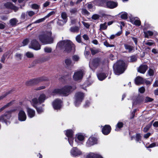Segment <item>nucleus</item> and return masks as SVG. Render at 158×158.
<instances>
[{
    "instance_id": "052dcab7",
    "label": "nucleus",
    "mask_w": 158,
    "mask_h": 158,
    "mask_svg": "<svg viewBox=\"0 0 158 158\" xmlns=\"http://www.w3.org/2000/svg\"><path fill=\"white\" fill-rule=\"evenodd\" d=\"M27 13L28 14V15L30 16H32L35 14L34 12L32 11H27Z\"/></svg>"
},
{
    "instance_id": "774afa93",
    "label": "nucleus",
    "mask_w": 158,
    "mask_h": 158,
    "mask_svg": "<svg viewBox=\"0 0 158 158\" xmlns=\"http://www.w3.org/2000/svg\"><path fill=\"white\" fill-rule=\"evenodd\" d=\"M26 14L25 13H23L21 15V19L24 20L26 18Z\"/></svg>"
},
{
    "instance_id": "5701e85b",
    "label": "nucleus",
    "mask_w": 158,
    "mask_h": 158,
    "mask_svg": "<svg viewBox=\"0 0 158 158\" xmlns=\"http://www.w3.org/2000/svg\"><path fill=\"white\" fill-rule=\"evenodd\" d=\"M87 156V158H103L101 155L93 153H89Z\"/></svg>"
},
{
    "instance_id": "20e7f679",
    "label": "nucleus",
    "mask_w": 158,
    "mask_h": 158,
    "mask_svg": "<svg viewBox=\"0 0 158 158\" xmlns=\"http://www.w3.org/2000/svg\"><path fill=\"white\" fill-rule=\"evenodd\" d=\"M75 88H73L71 86H65L62 89H56L52 91V93L55 94H59L64 96H67L70 93V92L75 89Z\"/></svg>"
},
{
    "instance_id": "ddd939ff",
    "label": "nucleus",
    "mask_w": 158,
    "mask_h": 158,
    "mask_svg": "<svg viewBox=\"0 0 158 158\" xmlns=\"http://www.w3.org/2000/svg\"><path fill=\"white\" fill-rule=\"evenodd\" d=\"M18 118L19 120L24 121L27 118V116L25 111L22 110H19L18 114Z\"/></svg>"
},
{
    "instance_id": "473e14b6",
    "label": "nucleus",
    "mask_w": 158,
    "mask_h": 158,
    "mask_svg": "<svg viewBox=\"0 0 158 158\" xmlns=\"http://www.w3.org/2000/svg\"><path fill=\"white\" fill-rule=\"evenodd\" d=\"M152 125V123H150L148 124L143 129V131L144 132H147L150 129Z\"/></svg>"
},
{
    "instance_id": "6e6552de",
    "label": "nucleus",
    "mask_w": 158,
    "mask_h": 158,
    "mask_svg": "<svg viewBox=\"0 0 158 158\" xmlns=\"http://www.w3.org/2000/svg\"><path fill=\"white\" fill-rule=\"evenodd\" d=\"M103 64V63L101 62L99 58H96L93 60L92 61H90L89 64V66L92 70L97 68L101 64Z\"/></svg>"
},
{
    "instance_id": "e2e57ef3",
    "label": "nucleus",
    "mask_w": 158,
    "mask_h": 158,
    "mask_svg": "<svg viewBox=\"0 0 158 158\" xmlns=\"http://www.w3.org/2000/svg\"><path fill=\"white\" fill-rule=\"evenodd\" d=\"M82 23L83 25L87 28H88L89 27L90 25L87 23L83 22Z\"/></svg>"
},
{
    "instance_id": "69168bd1",
    "label": "nucleus",
    "mask_w": 158,
    "mask_h": 158,
    "mask_svg": "<svg viewBox=\"0 0 158 158\" xmlns=\"http://www.w3.org/2000/svg\"><path fill=\"white\" fill-rule=\"evenodd\" d=\"M11 9L15 11L16 12L18 10V8L17 7L13 5Z\"/></svg>"
},
{
    "instance_id": "4c0bfd02",
    "label": "nucleus",
    "mask_w": 158,
    "mask_h": 158,
    "mask_svg": "<svg viewBox=\"0 0 158 158\" xmlns=\"http://www.w3.org/2000/svg\"><path fill=\"white\" fill-rule=\"evenodd\" d=\"M148 75L150 76H152L154 75V71L152 69H150L147 72Z\"/></svg>"
},
{
    "instance_id": "c85d7f7f",
    "label": "nucleus",
    "mask_w": 158,
    "mask_h": 158,
    "mask_svg": "<svg viewBox=\"0 0 158 158\" xmlns=\"http://www.w3.org/2000/svg\"><path fill=\"white\" fill-rule=\"evenodd\" d=\"M62 18L64 21V22H67V14L65 12H62L61 15Z\"/></svg>"
},
{
    "instance_id": "412c9836",
    "label": "nucleus",
    "mask_w": 158,
    "mask_h": 158,
    "mask_svg": "<svg viewBox=\"0 0 158 158\" xmlns=\"http://www.w3.org/2000/svg\"><path fill=\"white\" fill-rule=\"evenodd\" d=\"M97 76L98 79L100 81L104 80L107 76L106 74L101 72H98L97 73Z\"/></svg>"
},
{
    "instance_id": "58836bf2",
    "label": "nucleus",
    "mask_w": 158,
    "mask_h": 158,
    "mask_svg": "<svg viewBox=\"0 0 158 158\" xmlns=\"http://www.w3.org/2000/svg\"><path fill=\"white\" fill-rule=\"evenodd\" d=\"M79 30V28L77 27H71L70 31L72 32H75Z\"/></svg>"
},
{
    "instance_id": "39448f33",
    "label": "nucleus",
    "mask_w": 158,
    "mask_h": 158,
    "mask_svg": "<svg viewBox=\"0 0 158 158\" xmlns=\"http://www.w3.org/2000/svg\"><path fill=\"white\" fill-rule=\"evenodd\" d=\"M45 99V95L44 94H41L39 96L38 100L37 98H33L31 102V104L34 107H36L37 105L44 102Z\"/></svg>"
},
{
    "instance_id": "4d7b16f0",
    "label": "nucleus",
    "mask_w": 158,
    "mask_h": 158,
    "mask_svg": "<svg viewBox=\"0 0 158 158\" xmlns=\"http://www.w3.org/2000/svg\"><path fill=\"white\" fill-rule=\"evenodd\" d=\"M139 91L141 93H143L145 91V89L144 87H142L139 89Z\"/></svg>"
},
{
    "instance_id": "f3484780",
    "label": "nucleus",
    "mask_w": 158,
    "mask_h": 158,
    "mask_svg": "<svg viewBox=\"0 0 158 158\" xmlns=\"http://www.w3.org/2000/svg\"><path fill=\"white\" fill-rule=\"evenodd\" d=\"M111 127L110 126L108 125H105L102 129V133L105 135L108 134L110 132Z\"/></svg>"
},
{
    "instance_id": "2f4dec72",
    "label": "nucleus",
    "mask_w": 158,
    "mask_h": 158,
    "mask_svg": "<svg viewBox=\"0 0 158 158\" xmlns=\"http://www.w3.org/2000/svg\"><path fill=\"white\" fill-rule=\"evenodd\" d=\"M145 34V38H148V36H152L153 35V32L150 31H148L147 32H144Z\"/></svg>"
},
{
    "instance_id": "393cba45",
    "label": "nucleus",
    "mask_w": 158,
    "mask_h": 158,
    "mask_svg": "<svg viewBox=\"0 0 158 158\" xmlns=\"http://www.w3.org/2000/svg\"><path fill=\"white\" fill-rule=\"evenodd\" d=\"M124 45L125 49L128 50V52H131L134 49V47H133L129 44H125Z\"/></svg>"
},
{
    "instance_id": "6ab92c4d",
    "label": "nucleus",
    "mask_w": 158,
    "mask_h": 158,
    "mask_svg": "<svg viewBox=\"0 0 158 158\" xmlns=\"http://www.w3.org/2000/svg\"><path fill=\"white\" fill-rule=\"evenodd\" d=\"M144 97L143 96H139L135 100L133 101V105L144 102Z\"/></svg>"
},
{
    "instance_id": "37998d69",
    "label": "nucleus",
    "mask_w": 158,
    "mask_h": 158,
    "mask_svg": "<svg viewBox=\"0 0 158 158\" xmlns=\"http://www.w3.org/2000/svg\"><path fill=\"white\" fill-rule=\"evenodd\" d=\"M130 61L131 62H134L135 61L137 60L136 57L135 56H131L130 57Z\"/></svg>"
},
{
    "instance_id": "1a4fd4ad",
    "label": "nucleus",
    "mask_w": 158,
    "mask_h": 158,
    "mask_svg": "<svg viewBox=\"0 0 158 158\" xmlns=\"http://www.w3.org/2000/svg\"><path fill=\"white\" fill-rule=\"evenodd\" d=\"M66 135L68 137L69 144L71 146H73L74 140L73 131L71 130H67L66 131Z\"/></svg>"
},
{
    "instance_id": "0e129e2a",
    "label": "nucleus",
    "mask_w": 158,
    "mask_h": 158,
    "mask_svg": "<svg viewBox=\"0 0 158 158\" xmlns=\"http://www.w3.org/2000/svg\"><path fill=\"white\" fill-rule=\"evenodd\" d=\"M153 86L154 87H158V80H156L154 83L153 85Z\"/></svg>"
},
{
    "instance_id": "bf43d9fd",
    "label": "nucleus",
    "mask_w": 158,
    "mask_h": 158,
    "mask_svg": "<svg viewBox=\"0 0 158 158\" xmlns=\"http://www.w3.org/2000/svg\"><path fill=\"white\" fill-rule=\"evenodd\" d=\"M31 7L33 9H37L39 8V6L37 4H34L32 5Z\"/></svg>"
},
{
    "instance_id": "cd10ccee",
    "label": "nucleus",
    "mask_w": 158,
    "mask_h": 158,
    "mask_svg": "<svg viewBox=\"0 0 158 158\" xmlns=\"http://www.w3.org/2000/svg\"><path fill=\"white\" fill-rule=\"evenodd\" d=\"M18 21V20L17 19H16L14 18L11 19L10 20L9 22L11 25L12 26H14L16 24Z\"/></svg>"
},
{
    "instance_id": "aec40b11",
    "label": "nucleus",
    "mask_w": 158,
    "mask_h": 158,
    "mask_svg": "<svg viewBox=\"0 0 158 158\" xmlns=\"http://www.w3.org/2000/svg\"><path fill=\"white\" fill-rule=\"evenodd\" d=\"M27 112L28 116L31 118L35 116V111L29 107L27 108Z\"/></svg>"
},
{
    "instance_id": "f8f14e48",
    "label": "nucleus",
    "mask_w": 158,
    "mask_h": 158,
    "mask_svg": "<svg viewBox=\"0 0 158 158\" xmlns=\"http://www.w3.org/2000/svg\"><path fill=\"white\" fill-rule=\"evenodd\" d=\"M47 80L46 77H41L38 78L34 79H32L28 82L29 84L27 83V85H29L30 84H36L38 83L43 81H46Z\"/></svg>"
},
{
    "instance_id": "680f3d73",
    "label": "nucleus",
    "mask_w": 158,
    "mask_h": 158,
    "mask_svg": "<svg viewBox=\"0 0 158 158\" xmlns=\"http://www.w3.org/2000/svg\"><path fill=\"white\" fill-rule=\"evenodd\" d=\"M77 11V9L75 8H73L70 10V12L72 14H74Z\"/></svg>"
},
{
    "instance_id": "9d476101",
    "label": "nucleus",
    "mask_w": 158,
    "mask_h": 158,
    "mask_svg": "<svg viewBox=\"0 0 158 158\" xmlns=\"http://www.w3.org/2000/svg\"><path fill=\"white\" fill-rule=\"evenodd\" d=\"M83 75L84 72L82 70L78 71L74 73L73 79L76 81L81 80L82 79Z\"/></svg>"
},
{
    "instance_id": "6e6d98bb",
    "label": "nucleus",
    "mask_w": 158,
    "mask_h": 158,
    "mask_svg": "<svg viewBox=\"0 0 158 158\" xmlns=\"http://www.w3.org/2000/svg\"><path fill=\"white\" fill-rule=\"evenodd\" d=\"M6 55H5V54L3 55L1 59V61L3 63H4L5 60L6 59Z\"/></svg>"
},
{
    "instance_id": "0eeeda50",
    "label": "nucleus",
    "mask_w": 158,
    "mask_h": 158,
    "mask_svg": "<svg viewBox=\"0 0 158 158\" xmlns=\"http://www.w3.org/2000/svg\"><path fill=\"white\" fill-rule=\"evenodd\" d=\"M84 98V94L81 92L77 93L75 95L74 104L76 106H78L81 103Z\"/></svg>"
},
{
    "instance_id": "f03ea898",
    "label": "nucleus",
    "mask_w": 158,
    "mask_h": 158,
    "mask_svg": "<svg viewBox=\"0 0 158 158\" xmlns=\"http://www.w3.org/2000/svg\"><path fill=\"white\" fill-rule=\"evenodd\" d=\"M51 31H46L39 36L40 40L44 44H51L53 42L54 38L52 37Z\"/></svg>"
},
{
    "instance_id": "a18cd8bd",
    "label": "nucleus",
    "mask_w": 158,
    "mask_h": 158,
    "mask_svg": "<svg viewBox=\"0 0 158 158\" xmlns=\"http://www.w3.org/2000/svg\"><path fill=\"white\" fill-rule=\"evenodd\" d=\"M77 139L80 141H82L84 139V136L82 135L79 134L77 135Z\"/></svg>"
},
{
    "instance_id": "4468645a",
    "label": "nucleus",
    "mask_w": 158,
    "mask_h": 158,
    "mask_svg": "<svg viewBox=\"0 0 158 158\" xmlns=\"http://www.w3.org/2000/svg\"><path fill=\"white\" fill-rule=\"evenodd\" d=\"M71 154L73 156H77L82 154V152L77 148H73L71 150Z\"/></svg>"
},
{
    "instance_id": "de8ad7c7",
    "label": "nucleus",
    "mask_w": 158,
    "mask_h": 158,
    "mask_svg": "<svg viewBox=\"0 0 158 158\" xmlns=\"http://www.w3.org/2000/svg\"><path fill=\"white\" fill-rule=\"evenodd\" d=\"M141 136L140 134H137L135 137V140L136 141L138 142L141 140Z\"/></svg>"
},
{
    "instance_id": "79ce46f5",
    "label": "nucleus",
    "mask_w": 158,
    "mask_h": 158,
    "mask_svg": "<svg viewBox=\"0 0 158 158\" xmlns=\"http://www.w3.org/2000/svg\"><path fill=\"white\" fill-rule=\"evenodd\" d=\"M29 41V40L28 39H24L22 42L23 46H25L27 45Z\"/></svg>"
},
{
    "instance_id": "c756f323",
    "label": "nucleus",
    "mask_w": 158,
    "mask_h": 158,
    "mask_svg": "<svg viewBox=\"0 0 158 158\" xmlns=\"http://www.w3.org/2000/svg\"><path fill=\"white\" fill-rule=\"evenodd\" d=\"M123 126V123L121 122H118L116 126V127L115 129L116 131H118L119 130L118 129H120Z\"/></svg>"
},
{
    "instance_id": "5fc2aeb1",
    "label": "nucleus",
    "mask_w": 158,
    "mask_h": 158,
    "mask_svg": "<svg viewBox=\"0 0 158 158\" xmlns=\"http://www.w3.org/2000/svg\"><path fill=\"white\" fill-rule=\"evenodd\" d=\"M55 13V12L54 11H52L50 13H49L44 18H45V19H46V18L49 17L51 15H52L54 14Z\"/></svg>"
},
{
    "instance_id": "a19ab883",
    "label": "nucleus",
    "mask_w": 158,
    "mask_h": 158,
    "mask_svg": "<svg viewBox=\"0 0 158 158\" xmlns=\"http://www.w3.org/2000/svg\"><path fill=\"white\" fill-rule=\"evenodd\" d=\"M15 57L16 60H19L21 59L22 55L21 54L17 53L16 54Z\"/></svg>"
},
{
    "instance_id": "4be33fe9",
    "label": "nucleus",
    "mask_w": 158,
    "mask_h": 158,
    "mask_svg": "<svg viewBox=\"0 0 158 158\" xmlns=\"http://www.w3.org/2000/svg\"><path fill=\"white\" fill-rule=\"evenodd\" d=\"M106 5L109 8H113L117 6V4L113 1H108L106 3Z\"/></svg>"
},
{
    "instance_id": "a878e982",
    "label": "nucleus",
    "mask_w": 158,
    "mask_h": 158,
    "mask_svg": "<svg viewBox=\"0 0 158 158\" xmlns=\"http://www.w3.org/2000/svg\"><path fill=\"white\" fill-rule=\"evenodd\" d=\"M64 63L67 67H69L72 66V62L71 59H67L65 60Z\"/></svg>"
},
{
    "instance_id": "c03bdc74",
    "label": "nucleus",
    "mask_w": 158,
    "mask_h": 158,
    "mask_svg": "<svg viewBox=\"0 0 158 158\" xmlns=\"http://www.w3.org/2000/svg\"><path fill=\"white\" fill-rule=\"evenodd\" d=\"M66 22H64V21L58 19L57 21V24L59 25L62 26L63 25L64 23H66Z\"/></svg>"
},
{
    "instance_id": "49530a36",
    "label": "nucleus",
    "mask_w": 158,
    "mask_h": 158,
    "mask_svg": "<svg viewBox=\"0 0 158 158\" xmlns=\"http://www.w3.org/2000/svg\"><path fill=\"white\" fill-rule=\"evenodd\" d=\"M127 14L126 13H122L121 15V17L123 19H126L127 18Z\"/></svg>"
},
{
    "instance_id": "ea45409f",
    "label": "nucleus",
    "mask_w": 158,
    "mask_h": 158,
    "mask_svg": "<svg viewBox=\"0 0 158 158\" xmlns=\"http://www.w3.org/2000/svg\"><path fill=\"white\" fill-rule=\"evenodd\" d=\"M134 23L136 25L139 26L141 24V22L139 20L137 19H135L134 22Z\"/></svg>"
},
{
    "instance_id": "603ef678",
    "label": "nucleus",
    "mask_w": 158,
    "mask_h": 158,
    "mask_svg": "<svg viewBox=\"0 0 158 158\" xmlns=\"http://www.w3.org/2000/svg\"><path fill=\"white\" fill-rule=\"evenodd\" d=\"M73 61H78L79 59V57L77 55H74L73 56Z\"/></svg>"
},
{
    "instance_id": "bb28decb",
    "label": "nucleus",
    "mask_w": 158,
    "mask_h": 158,
    "mask_svg": "<svg viewBox=\"0 0 158 158\" xmlns=\"http://www.w3.org/2000/svg\"><path fill=\"white\" fill-rule=\"evenodd\" d=\"M107 25L106 22H105L103 23H102L100 25V30H104L107 29Z\"/></svg>"
},
{
    "instance_id": "dca6fc26",
    "label": "nucleus",
    "mask_w": 158,
    "mask_h": 158,
    "mask_svg": "<svg viewBox=\"0 0 158 158\" xmlns=\"http://www.w3.org/2000/svg\"><path fill=\"white\" fill-rule=\"evenodd\" d=\"M61 101L59 99H56L52 103L53 107L55 110H59L61 107Z\"/></svg>"
},
{
    "instance_id": "13d9d810",
    "label": "nucleus",
    "mask_w": 158,
    "mask_h": 158,
    "mask_svg": "<svg viewBox=\"0 0 158 158\" xmlns=\"http://www.w3.org/2000/svg\"><path fill=\"white\" fill-rule=\"evenodd\" d=\"M99 17V15L97 14H94L92 16V18L94 20H96L98 19Z\"/></svg>"
},
{
    "instance_id": "72a5a7b5",
    "label": "nucleus",
    "mask_w": 158,
    "mask_h": 158,
    "mask_svg": "<svg viewBox=\"0 0 158 158\" xmlns=\"http://www.w3.org/2000/svg\"><path fill=\"white\" fill-rule=\"evenodd\" d=\"M25 55L28 58H33L34 56V54L32 53L29 52H27Z\"/></svg>"
},
{
    "instance_id": "3c124183",
    "label": "nucleus",
    "mask_w": 158,
    "mask_h": 158,
    "mask_svg": "<svg viewBox=\"0 0 158 158\" xmlns=\"http://www.w3.org/2000/svg\"><path fill=\"white\" fill-rule=\"evenodd\" d=\"M90 51L91 53L93 55H95L96 53H97L98 52V51L97 50L94 48L90 49Z\"/></svg>"
},
{
    "instance_id": "f704fd0d",
    "label": "nucleus",
    "mask_w": 158,
    "mask_h": 158,
    "mask_svg": "<svg viewBox=\"0 0 158 158\" xmlns=\"http://www.w3.org/2000/svg\"><path fill=\"white\" fill-rule=\"evenodd\" d=\"M44 50L45 52L50 53L52 52V48L50 47H46L44 48Z\"/></svg>"
},
{
    "instance_id": "b1692460",
    "label": "nucleus",
    "mask_w": 158,
    "mask_h": 158,
    "mask_svg": "<svg viewBox=\"0 0 158 158\" xmlns=\"http://www.w3.org/2000/svg\"><path fill=\"white\" fill-rule=\"evenodd\" d=\"M143 82V79L140 77L138 76L135 79V84L137 85L142 84Z\"/></svg>"
},
{
    "instance_id": "e433bc0d",
    "label": "nucleus",
    "mask_w": 158,
    "mask_h": 158,
    "mask_svg": "<svg viewBox=\"0 0 158 158\" xmlns=\"http://www.w3.org/2000/svg\"><path fill=\"white\" fill-rule=\"evenodd\" d=\"M153 100V99L148 97H147L144 98V102H151Z\"/></svg>"
},
{
    "instance_id": "2eb2a0df",
    "label": "nucleus",
    "mask_w": 158,
    "mask_h": 158,
    "mask_svg": "<svg viewBox=\"0 0 158 158\" xmlns=\"http://www.w3.org/2000/svg\"><path fill=\"white\" fill-rule=\"evenodd\" d=\"M97 139L93 137H90L86 142V145L89 147L97 143Z\"/></svg>"
},
{
    "instance_id": "09e8293b",
    "label": "nucleus",
    "mask_w": 158,
    "mask_h": 158,
    "mask_svg": "<svg viewBox=\"0 0 158 158\" xmlns=\"http://www.w3.org/2000/svg\"><path fill=\"white\" fill-rule=\"evenodd\" d=\"M45 19V18L44 17L43 18L40 19H38V20H36L34 23H39L41 22H43Z\"/></svg>"
},
{
    "instance_id": "8fccbe9b",
    "label": "nucleus",
    "mask_w": 158,
    "mask_h": 158,
    "mask_svg": "<svg viewBox=\"0 0 158 158\" xmlns=\"http://www.w3.org/2000/svg\"><path fill=\"white\" fill-rule=\"evenodd\" d=\"M76 40L79 43H81V38L80 35H77L76 37Z\"/></svg>"
},
{
    "instance_id": "c9c22d12",
    "label": "nucleus",
    "mask_w": 158,
    "mask_h": 158,
    "mask_svg": "<svg viewBox=\"0 0 158 158\" xmlns=\"http://www.w3.org/2000/svg\"><path fill=\"white\" fill-rule=\"evenodd\" d=\"M13 5L11 2H8L4 4V6L7 8L11 9Z\"/></svg>"
},
{
    "instance_id": "a211bd4d",
    "label": "nucleus",
    "mask_w": 158,
    "mask_h": 158,
    "mask_svg": "<svg viewBox=\"0 0 158 158\" xmlns=\"http://www.w3.org/2000/svg\"><path fill=\"white\" fill-rule=\"evenodd\" d=\"M148 68V66L145 64L140 65L137 69L138 72L144 74Z\"/></svg>"
},
{
    "instance_id": "9b49d317",
    "label": "nucleus",
    "mask_w": 158,
    "mask_h": 158,
    "mask_svg": "<svg viewBox=\"0 0 158 158\" xmlns=\"http://www.w3.org/2000/svg\"><path fill=\"white\" fill-rule=\"evenodd\" d=\"M29 47L37 50L40 49V45L36 40H33L31 41V44L29 45Z\"/></svg>"
},
{
    "instance_id": "7ed1b4c3",
    "label": "nucleus",
    "mask_w": 158,
    "mask_h": 158,
    "mask_svg": "<svg viewBox=\"0 0 158 158\" xmlns=\"http://www.w3.org/2000/svg\"><path fill=\"white\" fill-rule=\"evenodd\" d=\"M114 69L115 74L119 75L123 73L125 70L126 65L123 61L119 60L114 65Z\"/></svg>"
},
{
    "instance_id": "423d86ee",
    "label": "nucleus",
    "mask_w": 158,
    "mask_h": 158,
    "mask_svg": "<svg viewBox=\"0 0 158 158\" xmlns=\"http://www.w3.org/2000/svg\"><path fill=\"white\" fill-rule=\"evenodd\" d=\"M11 117V112L10 111L6 112L4 114L0 117V121L2 122H5L7 125L10 124L9 120Z\"/></svg>"
},
{
    "instance_id": "7c9ffc66",
    "label": "nucleus",
    "mask_w": 158,
    "mask_h": 158,
    "mask_svg": "<svg viewBox=\"0 0 158 158\" xmlns=\"http://www.w3.org/2000/svg\"><path fill=\"white\" fill-rule=\"evenodd\" d=\"M12 90H10L5 93L2 96H0V100L2 99L7 95L10 94L12 92Z\"/></svg>"
},
{
    "instance_id": "f257e3e1",
    "label": "nucleus",
    "mask_w": 158,
    "mask_h": 158,
    "mask_svg": "<svg viewBox=\"0 0 158 158\" xmlns=\"http://www.w3.org/2000/svg\"><path fill=\"white\" fill-rule=\"evenodd\" d=\"M75 46L72 42L69 40L60 41L57 43L56 49L57 51H63L65 52H69L72 49H75Z\"/></svg>"
},
{
    "instance_id": "338daca9",
    "label": "nucleus",
    "mask_w": 158,
    "mask_h": 158,
    "mask_svg": "<svg viewBox=\"0 0 158 158\" xmlns=\"http://www.w3.org/2000/svg\"><path fill=\"white\" fill-rule=\"evenodd\" d=\"M156 146V144L155 143H153L151 144L149 146L147 147V148H152Z\"/></svg>"
},
{
    "instance_id": "864d4df0",
    "label": "nucleus",
    "mask_w": 158,
    "mask_h": 158,
    "mask_svg": "<svg viewBox=\"0 0 158 158\" xmlns=\"http://www.w3.org/2000/svg\"><path fill=\"white\" fill-rule=\"evenodd\" d=\"M35 108H36L38 114H41L43 112V110L42 108H36V107Z\"/></svg>"
}]
</instances>
